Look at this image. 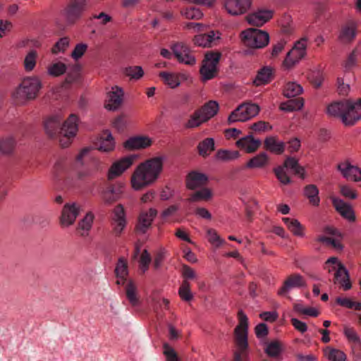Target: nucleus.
Here are the masks:
<instances>
[{
    "instance_id": "19",
    "label": "nucleus",
    "mask_w": 361,
    "mask_h": 361,
    "mask_svg": "<svg viewBox=\"0 0 361 361\" xmlns=\"http://www.w3.org/2000/svg\"><path fill=\"white\" fill-rule=\"evenodd\" d=\"M338 171L347 180L359 182L361 180V169L351 164L348 160L341 161L337 165Z\"/></svg>"
},
{
    "instance_id": "15",
    "label": "nucleus",
    "mask_w": 361,
    "mask_h": 361,
    "mask_svg": "<svg viewBox=\"0 0 361 361\" xmlns=\"http://www.w3.org/2000/svg\"><path fill=\"white\" fill-rule=\"evenodd\" d=\"M358 23L355 20H350L343 23L338 34V41L345 44L352 43L357 34Z\"/></svg>"
},
{
    "instance_id": "46",
    "label": "nucleus",
    "mask_w": 361,
    "mask_h": 361,
    "mask_svg": "<svg viewBox=\"0 0 361 361\" xmlns=\"http://www.w3.org/2000/svg\"><path fill=\"white\" fill-rule=\"evenodd\" d=\"M61 118L60 116H53L48 118L44 123V128L47 133L52 137L54 136L60 126Z\"/></svg>"
},
{
    "instance_id": "3",
    "label": "nucleus",
    "mask_w": 361,
    "mask_h": 361,
    "mask_svg": "<svg viewBox=\"0 0 361 361\" xmlns=\"http://www.w3.org/2000/svg\"><path fill=\"white\" fill-rule=\"evenodd\" d=\"M238 324L234 329L237 350L234 353L233 361H243L247 356L248 318L243 310L238 312Z\"/></svg>"
},
{
    "instance_id": "8",
    "label": "nucleus",
    "mask_w": 361,
    "mask_h": 361,
    "mask_svg": "<svg viewBox=\"0 0 361 361\" xmlns=\"http://www.w3.org/2000/svg\"><path fill=\"white\" fill-rule=\"evenodd\" d=\"M220 58L221 54L219 52L211 51L204 55L202 66L200 69L202 80H209L216 77Z\"/></svg>"
},
{
    "instance_id": "44",
    "label": "nucleus",
    "mask_w": 361,
    "mask_h": 361,
    "mask_svg": "<svg viewBox=\"0 0 361 361\" xmlns=\"http://www.w3.org/2000/svg\"><path fill=\"white\" fill-rule=\"evenodd\" d=\"M219 109V104L216 101L211 100L203 105L200 109L207 121L214 117Z\"/></svg>"
},
{
    "instance_id": "35",
    "label": "nucleus",
    "mask_w": 361,
    "mask_h": 361,
    "mask_svg": "<svg viewBox=\"0 0 361 361\" xmlns=\"http://www.w3.org/2000/svg\"><path fill=\"white\" fill-rule=\"evenodd\" d=\"M115 273L117 278L116 283L123 285L128 275V263L124 258H120L115 268Z\"/></svg>"
},
{
    "instance_id": "22",
    "label": "nucleus",
    "mask_w": 361,
    "mask_h": 361,
    "mask_svg": "<svg viewBox=\"0 0 361 361\" xmlns=\"http://www.w3.org/2000/svg\"><path fill=\"white\" fill-rule=\"evenodd\" d=\"M112 221L115 233L120 235L127 224L126 212L122 204L116 205L113 209Z\"/></svg>"
},
{
    "instance_id": "4",
    "label": "nucleus",
    "mask_w": 361,
    "mask_h": 361,
    "mask_svg": "<svg viewBox=\"0 0 361 361\" xmlns=\"http://www.w3.org/2000/svg\"><path fill=\"white\" fill-rule=\"evenodd\" d=\"M42 87L41 80L36 76L25 78L13 93L16 102L23 103L35 99Z\"/></svg>"
},
{
    "instance_id": "33",
    "label": "nucleus",
    "mask_w": 361,
    "mask_h": 361,
    "mask_svg": "<svg viewBox=\"0 0 361 361\" xmlns=\"http://www.w3.org/2000/svg\"><path fill=\"white\" fill-rule=\"evenodd\" d=\"M180 15L186 20H201L204 14L202 10L194 6H185L180 8Z\"/></svg>"
},
{
    "instance_id": "58",
    "label": "nucleus",
    "mask_w": 361,
    "mask_h": 361,
    "mask_svg": "<svg viewBox=\"0 0 361 361\" xmlns=\"http://www.w3.org/2000/svg\"><path fill=\"white\" fill-rule=\"evenodd\" d=\"M15 140L11 137L0 140V152L3 154H10L15 147Z\"/></svg>"
},
{
    "instance_id": "42",
    "label": "nucleus",
    "mask_w": 361,
    "mask_h": 361,
    "mask_svg": "<svg viewBox=\"0 0 361 361\" xmlns=\"http://www.w3.org/2000/svg\"><path fill=\"white\" fill-rule=\"evenodd\" d=\"M268 164V157L266 153H259L251 158L246 164L248 169H261Z\"/></svg>"
},
{
    "instance_id": "52",
    "label": "nucleus",
    "mask_w": 361,
    "mask_h": 361,
    "mask_svg": "<svg viewBox=\"0 0 361 361\" xmlns=\"http://www.w3.org/2000/svg\"><path fill=\"white\" fill-rule=\"evenodd\" d=\"M126 297L130 304L133 306L138 305L139 300L137 296V288L135 283L130 281L126 288Z\"/></svg>"
},
{
    "instance_id": "25",
    "label": "nucleus",
    "mask_w": 361,
    "mask_h": 361,
    "mask_svg": "<svg viewBox=\"0 0 361 361\" xmlns=\"http://www.w3.org/2000/svg\"><path fill=\"white\" fill-rule=\"evenodd\" d=\"M221 34L219 31L212 30L207 34L197 35L193 38L195 45L202 47H211L215 40L221 38Z\"/></svg>"
},
{
    "instance_id": "26",
    "label": "nucleus",
    "mask_w": 361,
    "mask_h": 361,
    "mask_svg": "<svg viewBox=\"0 0 361 361\" xmlns=\"http://www.w3.org/2000/svg\"><path fill=\"white\" fill-rule=\"evenodd\" d=\"M236 146L247 153H252L257 150L261 145L259 139H255L251 135H246L239 139L236 143Z\"/></svg>"
},
{
    "instance_id": "30",
    "label": "nucleus",
    "mask_w": 361,
    "mask_h": 361,
    "mask_svg": "<svg viewBox=\"0 0 361 361\" xmlns=\"http://www.w3.org/2000/svg\"><path fill=\"white\" fill-rule=\"evenodd\" d=\"M159 76L166 85L172 89L178 87L181 83V80L185 78L183 74L171 72H160Z\"/></svg>"
},
{
    "instance_id": "34",
    "label": "nucleus",
    "mask_w": 361,
    "mask_h": 361,
    "mask_svg": "<svg viewBox=\"0 0 361 361\" xmlns=\"http://www.w3.org/2000/svg\"><path fill=\"white\" fill-rule=\"evenodd\" d=\"M264 145L267 150L276 154H282L285 149L284 142L274 136L267 137L264 140Z\"/></svg>"
},
{
    "instance_id": "38",
    "label": "nucleus",
    "mask_w": 361,
    "mask_h": 361,
    "mask_svg": "<svg viewBox=\"0 0 361 361\" xmlns=\"http://www.w3.org/2000/svg\"><path fill=\"white\" fill-rule=\"evenodd\" d=\"M285 169L293 171L294 174L298 175L302 179L305 178V169L303 166H300L298 160L293 157H288L283 165Z\"/></svg>"
},
{
    "instance_id": "21",
    "label": "nucleus",
    "mask_w": 361,
    "mask_h": 361,
    "mask_svg": "<svg viewBox=\"0 0 361 361\" xmlns=\"http://www.w3.org/2000/svg\"><path fill=\"white\" fill-rule=\"evenodd\" d=\"M331 200L336 212L349 222L355 221L356 217L352 206L343 200L331 197Z\"/></svg>"
},
{
    "instance_id": "53",
    "label": "nucleus",
    "mask_w": 361,
    "mask_h": 361,
    "mask_svg": "<svg viewBox=\"0 0 361 361\" xmlns=\"http://www.w3.org/2000/svg\"><path fill=\"white\" fill-rule=\"evenodd\" d=\"M206 236L209 243L216 247H220L225 243V240L219 236L214 228H207Z\"/></svg>"
},
{
    "instance_id": "6",
    "label": "nucleus",
    "mask_w": 361,
    "mask_h": 361,
    "mask_svg": "<svg viewBox=\"0 0 361 361\" xmlns=\"http://www.w3.org/2000/svg\"><path fill=\"white\" fill-rule=\"evenodd\" d=\"M240 36L243 44L252 49L267 47L270 39L267 32L257 28H247L242 31Z\"/></svg>"
},
{
    "instance_id": "61",
    "label": "nucleus",
    "mask_w": 361,
    "mask_h": 361,
    "mask_svg": "<svg viewBox=\"0 0 361 361\" xmlns=\"http://www.w3.org/2000/svg\"><path fill=\"white\" fill-rule=\"evenodd\" d=\"M68 46L69 39L68 37H62L54 45L51 49V53L57 54L61 52H64Z\"/></svg>"
},
{
    "instance_id": "40",
    "label": "nucleus",
    "mask_w": 361,
    "mask_h": 361,
    "mask_svg": "<svg viewBox=\"0 0 361 361\" xmlns=\"http://www.w3.org/2000/svg\"><path fill=\"white\" fill-rule=\"evenodd\" d=\"M304 195L312 205L315 207L319 205V190L315 185L310 184L306 185L304 188Z\"/></svg>"
},
{
    "instance_id": "37",
    "label": "nucleus",
    "mask_w": 361,
    "mask_h": 361,
    "mask_svg": "<svg viewBox=\"0 0 361 361\" xmlns=\"http://www.w3.org/2000/svg\"><path fill=\"white\" fill-rule=\"evenodd\" d=\"M343 334L347 338L348 341L351 343L353 350L361 351V341L355 329L348 326H345L343 328Z\"/></svg>"
},
{
    "instance_id": "27",
    "label": "nucleus",
    "mask_w": 361,
    "mask_h": 361,
    "mask_svg": "<svg viewBox=\"0 0 361 361\" xmlns=\"http://www.w3.org/2000/svg\"><path fill=\"white\" fill-rule=\"evenodd\" d=\"M208 182V177L202 173L192 171L186 178L187 188L190 190H195L206 185Z\"/></svg>"
},
{
    "instance_id": "13",
    "label": "nucleus",
    "mask_w": 361,
    "mask_h": 361,
    "mask_svg": "<svg viewBox=\"0 0 361 361\" xmlns=\"http://www.w3.org/2000/svg\"><path fill=\"white\" fill-rule=\"evenodd\" d=\"M274 13L275 11L272 8H259L247 14L245 20L249 25L260 27L269 22L274 18Z\"/></svg>"
},
{
    "instance_id": "11",
    "label": "nucleus",
    "mask_w": 361,
    "mask_h": 361,
    "mask_svg": "<svg viewBox=\"0 0 361 361\" xmlns=\"http://www.w3.org/2000/svg\"><path fill=\"white\" fill-rule=\"evenodd\" d=\"M222 8L233 17L246 14L252 6V0H222Z\"/></svg>"
},
{
    "instance_id": "24",
    "label": "nucleus",
    "mask_w": 361,
    "mask_h": 361,
    "mask_svg": "<svg viewBox=\"0 0 361 361\" xmlns=\"http://www.w3.org/2000/svg\"><path fill=\"white\" fill-rule=\"evenodd\" d=\"M102 169L103 167L101 161L97 158L92 157L91 158L88 165L86 167L78 170L76 172L75 176L78 179L82 180L94 175L102 171Z\"/></svg>"
},
{
    "instance_id": "23",
    "label": "nucleus",
    "mask_w": 361,
    "mask_h": 361,
    "mask_svg": "<svg viewBox=\"0 0 361 361\" xmlns=\"http://www.w3.org/2000/svg\"><path fill=\"white\" fill-rule=\"evenodd\" d=\"M78 214L79 209L75 204H66L62 209L60 217L61 226L62 227H68L73 224Z\"/></svg>"
},
{
    "instance_id": "9",
    "label": "nucleus",
    "mask_w": 361,
    "mask_h": 361,
    "mask_svg": "<svg viewBox=\"0 0 361 361\" xmlns=\"http://www.w3.org/2000/svg\"><path fill=\"white\" fill-rule=\"evenodd\" d=\"M259 112V106L255 104L245 103L239 105L228 118V123L244 122L256 116Z\"/></svg>"
},
{
    "instance_id": "57",
    "label": "nucleus",
    "mask_w": 361,
    "mask_h": 361,
    "mask_svg": "<svg viewBox=\"0 0 361 361\" xmlns=\"http://www.w3.org/2000/svg\"><path fill=\"white\" fill-rule=\"evenodd\" d=\"M264 351L269 357H276L279 356L282 351L281 344L277 341L270 342L267 345Z\"/></svg>"
},
{
    "instance_id": "28",
    "label": "nucleus",
    "mask_w": 361,
    "mask_h": 361,
    "mask_svg": "<svg viewBox=\"0 0 361 361\" xmlns=\"http://www.w3.org/2000/svg\"><path fill=\"white\" fill-rule=\"evenodd\" d=\"M152 143V139L147 136H136L126 140L124 147L128 149H140L151 146Z\"/></svg>"
},
{
    "instance_id": "64",
    "label": "nucleus",
    "mask_w": 361,
    "mask_h": 361,
    "mask_svg": "<svg viewBox=\"0 0 361 361\" xmlns=\"http://www.w3.org/2000/svg\"><path fill=\"white\" fill-rule=\"evenodd\" d=\"M164 355L167 361H180L175 350L167 343L164 345Z\"/></svg>"
},
{
    "instance_id": "2",
    "label": "nucleus",
    "mask_w": 361,
    "mask_h": 361,
    "mask_svg": "<svg viewBox=\"0 0 361 361\" xmlns=\"http://www.w3.org/2000/svg\"><path fill=\"white\" fill-rule=\"evenodd\" d=\"M327 113L331 116L340 118L345 126H354L361 121V98L332 103L329 105Z\"/></svg>"
},
{
    "instance_id": "17",
    "label": "nucleus",
    "mask_w": 361,
    "mask_h": 361,
    "mask_svg": "<svg viewBox=\"0 0 361 361\" xmlns=\"http://www.w3.org/2000/svg\"><path fill=\"white\" fill-rule=\"evenodd\" d=\"M171 49L180 63L191 66L196 63L190 49L185 43L177 42L171 46Z\"/></svg>"
},
{
    "instance_id": "1",
    "label": "nucleus",
    "mask_w": 361,
    "mask_h": 361,
    "mask_svg": "<svg viewBox=\"0 0 361 361\" xmlns=\"http://www.w3.org/2000/svg\"><path fill=\"white\" fill-rule=\"evenodd\" d=\"M164 161V157L158 156L140 163L131 176L133 189L140 190L156 183L163 171Z\"/></svg>"
},
{
    "instance_id": "39",
    "label": "nucleus",
    "mask_w": 361,
    "mask_h": 361,
    "mask_svg": "<svg viewBox=\"0 0 361 361\" xmlns=\"http://www.w3.org/2000/svg\"><path fill=\"white\" fill-rule=\"evenodd\" d=\"M197 151L200 156L207 157L209 156L215 149V142L214 138L207 137L200 142L197 147Z\"/></svg>"
},
{
    "instance_id": "51",
    "label": "nucleus",
    "mask_w": 361,
    "mask_h": 361,
    "mask_svg": "<svg viewBox=\"0 0 361 361\" xmlns=\"http://www.w3.org/2000/svg\"><path fill=\"white\" fill-rule=\"evenodd\" d=\"M212 197V191L208 188H204L192 194L188 200L196 202L198 200H209Z\"/></svg>"
},
{
    "instance_id": "31",
    "label": "nucleus",
    "mask_w": 361,
    "mask_h": 361,
    "mask_svg": "<svg viewBox=\"0 0 361 361\" xmlns=\"http://www.w3.org/2000/svg\"><path fill=\"white\" fill-rule=\"evenodd\" d=\"M274 69L270 66H264L257 71L253 80L255 86L264 85L269 83L273 78Z\"/></svg>"
},
{
    "instance_id": "47",
    "label": "nucleus",
    "mask_w": 361,
    "mask_h": 361,
    "mask_svg": "<svg viewBox=\"0 0 361 361\" xmlns=\"http://www.w3.org/2000/svg\"><path fill=\"white\" fill-rule=\"evenodd\" d=\"M204 117V116L201 113L200 109H197L190 116V118L185 124V126L188 128H197L201 124L207 121V120Z\"/></svg>"
},
{
    "instance_id": "60",
    "label": "nucleus",
    "mask_w": 361,
    "mask_h": 361,
    "mask_svg": "<svg viewBox=\"0 0 361 361\" xmlns=\"http://www.w3.org/2000/svg\"><path fill=\"white\" fill-rule=\"evenodd\" d=\"M360 53L358 46L355 47V49L350 53L346 61L344 63V67L346 69H350L355 66L357 63V59Z\"/></svg>"
},
{
    "instance_id": "56",
    "label": "nucleus",
    "mask_w": 361,
    "mask_h": 361,
    "mask_svg": "<svg viewBox=\"0 0 361 361\" xmlns=\"http://www.w3.org/2000/svg\"><path fill=\"white\" fill-rule=\"evenodd\" d=\"M67 67L62 62L52 63L47 68V73L53 77H59L66 71Z\"/></svg>"
},
{
    "instance_id": "7",
    "label": "nucleus",
    "mask_w": 361,
    "mask_h": 361,
    "mask_svg": "<svg viewBox=\"0 0 361 361\" xmlns=\"http://www.w3.org/2000/svg\"><path fill=\"white\" fill-rule=\"evenodd\" d=\"M307 39L301 38L295 42L292 49L286 54L282 62V67L286 70L294 68L307 54Z\"/></svg>"
},
{
    "instance_id": "43",
    "label": "nucleus",
    "mask_w": 361,
    "mask_h": 361,
    "mask_svg": "<svg viewBox=\"0 0 361 361\" xmlns=\"http://www.w3.org/2000/svg\"><path fill=\"white\" fill-rule=\"evenodd\" d=\"M94 220V214L92 212L86 214L85 217L79 222L78 231L82 236L87 235L92 228Z\"/></svg>"
},
{
    "instance_id": "54",
    "label": "nucleus",
    "mask_w": 361,
    "mask_h": 361,
    "mask_svg": "<svg viewBox=\"0 0 361 361\" xmlns=\"http://www.w3.org/2000/svg\"><path fill=\"white\" fill-rule=\"evenodd\" d=\"M178 295L183 300L186 302L190 301L193 298L189 281L186 280L183 281L178 289Z\"/></svg>"
},
{
    "instance_id": "32",
    "label": "nucleus",
    "mask_w": 361,
    "mask_h": 361,
    "mask_svg": "<svg viewBox=\"0 0 361 361\" xmlns=\"http://www.w3.org/2000/svg\"><path fill=\"white\" fill-rule=\"evenodd\" d=\"M115 148V141L109 130L104 131L98 141V150L104 152L113 151Z\"/></svg>"
},
{
    "instance_id": "36",
    "label": "nucleus",
    "mask_w": 361,
    "mask_h": 361,
    "mask_svg": "<svg viewBox=\"0 0 361 361\" xmlns=\"http://www.w3.org/2000/svg\"><path fill=\"white\" fill-rule=\"evenodd\" d=\"M325 357L329 361H346L347 355L341 350L326 346L323 350Z\"/></svg>"
},
{
    "instance_id": "12",
    "label": "nucleus",
    "mask_w": 361,
    "mask_h": 361,
    "mask_svg": "<svg viewBox=\"0 0 361 361\" xmlns=\"http://www.w3.org/2000/svg\"><path fill=\"white\" fill-rule=\"evenodd\" d=\"M87 8V0H72L65 8L63 15L69 25L75 23Z\"/></svg>"
},
{
    "instance_id": "29",
    "label": "nucleus",
    "mask_w": 361,
    "mask_h": 361,
    "mask_svg": "<svg viewBox=\"0 0 361 361\" xmlns=\"http://www.w3.org/2000/svg\"><path fill=\"white\" fill-rule=\"evenodd\" d=\"M282 221L288 230L295 236L304 238L305 236V228L300 222L294 218L283 217Z\"/></svg>"
},
{
    "instance_id": "5",
    "label": "nucleus",
    "mask_w": 361,
    "mask_h": 361,
    "mask_svg": "<svg viewBox=\"0 0 361 361\" xmlns=\"http://www.w3.org/2000/svg\"><path fill=\"white\" fill-rule=\"evenodd\" d=\"M328 273L334 272L333 283L338 284L344 290H348L352 288L349 272L338 257L329 258L324 267Z\"/></svg>"
},
{
    "instance_id": "55",
    "label": "nucleus",
    "mask_w": 361,
    "mask_h": 361,
    "mask_svg": "<svg viewBox=\"0 0 361 361\" xmlns=\"http://www.w3.org/2000/svg\"><path fill=\"white\" fill-rule=\"evenodd\" d=\"M281 30L285 34H290L294 31V25L291 16L285 14L279 21Z\"/></svg>"
},
{
    "instance_id": "16",
    "label": "nucleus",
    "mask_w": 361,
    "mask_h": 361,
    "mask_svg": "<svg viewBox=\"0 0 361 361\" xmlns=\"http://www.w3.org/2000/svg\"><path fill=\"white\" fill-rule=\"evenodd\" d=\"M123 90L117 85L113 86L107 92L104 107L109 111L118 110L123 104Z\"/></svg>"
},
{
    "instance_id": "14",
    "label": "nucleus",
    "mask_w": 361,
    "mask_h": 361,
    "mask_svg": "<svg viewBox=\"0 0 361 361\" xmlns=\"http://www.w3.org/2000/svg\"><path fill=\"white\" fill-rule=\"evenodd\" d=\"M158 214L155 208L142 210L137 217L135 230L137 233L145 234L151 228L152 222Z\"/></svg>"
},
{
    "instance_id": "10",
    "label": "nucleus",
    "mask_w": 361,
    "mask_h": 361,
    "mask_svg": "<svg viewBox=\"0 0 361 361\" xmlns=\"http://www.w3.org/2000/svg\"><path fill=\"white\" fill-rule=\"evenodd\" d=\"M79 118L76 114H72L65 121L61 128L60 145L62 147H68L76 135L78 130Z\"/></svg>"
},
{
    "instance_id": "41",
    "label": "nucleus",
    "mask_w": 361,
    "mask_h": 361,
    "mask_svg": "<svg viewBox=\"0 0 361 361\" xmlns=\"http://www.w3.org/2000/svg\"><path fill=\"white\" fill-rule=\"evenodd\" d=\"M303 106V99L297 98L295 99H290L287 102H282L279 106V109L283 111L292 112L302 109Z\"/></svg>"
},
{
    "instance_id": "63",
    "label": "nucleus",
    "mask_w": 361,
    "mask_h": 361,
    "mask_svg": "<svg viewBox=\"0 0 361 361\" xmlns=\"http://www.w3.org/2000/svg\"><path fill=\"white\" fill-rule=\"evenodd\" d=\"M151 256L148 251L147 250H144L141 253L139 263H140V268L142 273H145L147 271V270L149 268V265L151 262Z\"/></svg>"
},
{
    "instance_id": "48",
    "label": "nucleus",
    "mask_w": 361,
    "mask_h": 361,
    "mask_svg": "<svg viewBox=\"0 0 361 361\" xmlns=\"http://www.w3.org/2000/svg\"><path fill=\"white\" fill-rule=\"evenodd\" d=\"M37 56L38 54L37 51L34 49L29 51L25 55L23 61V66L26 72H31L34 70L37 63Z\"/></svg>"
},
{
    "instance_id": "49",
    "label": "nucleus",
    "mask_w": 361,
    "mask_h": 361,
    "mask_svg": "<svg viewBox=\"0 0 361 361\" xmlns=\"http://www.w3.org/2000/svg\"><path fill=\"white\" fill-rule=\"evenodd\" d=\"M239 157L240 153L235 150L219 149L215 154L216 159L221 161L237 159Z\"/></svg>"
},
{
    "instance_id": "59",
    "label": "nucleus",
    "mask_w": 361,
    "mask_h": 361,
    "mask_svg": "<svg viewBox=\"0 0 361 361\" xmlns=\"http://www.w3.org/2000/svg\"><path fill=\"white\" fill-rule=\"evenodd\" d=\"M286 170L283 166H279L274 170L276 178L283 185H288L291 183V179L288 175Z\"/></svg>"
},
{
    "instance_id": "20",
    "label": "nucleus",
    "mask_w": 361,
    "mask_h": 361,
    "mask_svg": "<svg viewBox=\"0 0 361 361\" xmlns=\"http://www.w3.org/2000/svg\"><path fill=\"white\" fill-rule=\"evenodd\" d=\"M306 286V282L300 274L290 275L284 281L283 286L278 290L277 294L280 296L287 295L293 288H300Z\"/></svg>"
},
{
    "instance_id": "50",
    "label": "nucleus",
    "mask_w": 361,
    "mask_h": 361,
    "mask_svg": "<svg viewBox=\"0 0 361 361\" xmlns=\"http://www.w3.org/2000/svg\"><path fill=\"white\" fill-rule=\"evenodd\" d=\"M124 74L130 80H138L144 75V71L140 66H128L125 68Z\"/></svg>"
},
{
    "instance_id": "18",
    "label": "nucleus",
    "mask_w": 361,
    "mask_h": 361,
    "mask_svg": "<svg viewBox=\"0 0 361 361\" xmlns=\"http://www.w3.org/2000/svg\"><path fill=\"white\" fill-rule=\"evenodd\" d=\"M137 158V155H129L113 163L108 172V178L114 179L121 176L133 165Z\"/></svg>"
},
{
    "instance_id": "62",
    "label": "nucleus",
    "mask_w": 361,
    "mask_h": 361,
    "mask_svg": "<svg viewBox=\"0 0 361 361\" xmlns=\"http://www.w3.org/2000/svg\"><path fill=\"white\" fill-rule=\"evenodd\" d=\"M286 42L284 39H281L272 45L270 58L272 59H276L284 50Z\"/></svg>"
},
{
    "instance_id": "45",
    "label": "nucleus",
    "mask_w": 361,
    "mask_h": 361,
    "mask_svg": "<svg viewBox=\"0 0 361 361\" xmlns=\"http://www.w3.org/2000/svg\"><path fill=\"white\" fill-rule=\"evenodd\" d=\"M302 92L300 85L295 82H288L283 88V94L287 98L295 97Z\"/></svg>"
}]
</instances>
